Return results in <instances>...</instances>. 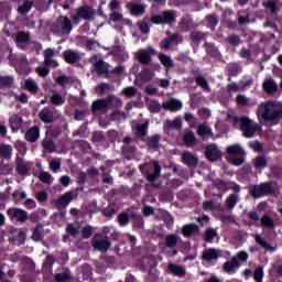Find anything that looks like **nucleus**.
<instances>
[{
  "instance_id": "f257e3e1",
  "label": "nucleus",
  "mask_w": 282,
  "mask_h": 282,
  "mask_svg": "<svg viewBox=\"0 0 282 282\" xmlns=\"http://www.w3.org/2000/svg\"><path fill=\"white\" fill-rule=\"evenodd\" d=\"M258 116L264 120V122H273L279 124L282 120V107L269 101L267 104H261L258 107Z\"/></svg>"
},
{
  "instance_id": "f03ea898",
  "label": "nucleus",
  "mask_w": 282,
  "mask_h": 282,
  "mask_svg": "<svg viewBox=\"0 0 282 282\" xmlns=\"http://www.w3.org/2000/svg\"><path fill=\"white\" fill-rule=\"evenodd\" d=\"M249 195L252 199H261L262 197H276V182L267 181L249 187Z\"/></svg>"
},
{
  "instance_id": "7ed1b4c3",
  "label": "nucleus",
  "mask_w": 282,
  "mask_h": 282,
  "mask_svg": "<svg viewBox=\"0 0 282 282\" xmlns=\"http://www.w3.org/2000/svg\"><path fill=\"white\" fill-rule=\"evenodd\" d=\"M234 122H240V131H242V135L246 138H254V133L261 131V126L254 123L248 117H241L240 119L234 117Z\"/></svg>"
},
{
  "instance_id": "20e7f679",
  "label": "nucleus",
  "mask_w": 282,
  "mask_h": 282,
  "mask_svg": "<svg viewBox=\"0 0 282 282\" xmlns=\"http://www.w3.org/2000/svg\"><path fill=\"white\" fill-rule=\"evenodd\" d=\"M95 14L96 11L94 10V7L89 4H84L76 10V14L70 15V19L74 25H80V19H83L84 21H93Z\"/></svg>"
},
{
  "instance_id": "39448f33",
  "label": "nucleus",
  "mask_w": 282,
  "mask_h": 282,
  "mask_svg": "<svg viewBox=\"0 0 282 282\" xmlns=\"http://www.w3.org/2000/svg\"><path fill=\"white\" fill-rule=\"evenodd\" d=\"M226 151L230 155L234 166H241L246 162V151L239 143L227 147Z\"/></svg>"
},
{
  "instance_id": "423d86ee",
  "label": "nucleus",
  "mask_w": 282,
  "mask_h": 282,
  "mask_svg": "<svg viewBox=\"0 0 282 282\" xmlns=\"http://www.w3.org/2000/svg\"><path fill=\"white\" fill-rule=\"evenodd\" d=\"M7 215L11 221H18V224H25L30 219L28 212L19 207H10L7 210Z\"/></svg>"
},
{
  "instance_id": "0eeeda50",
  "label": "nucleus",
  "mask_w": 282,
  "mask_h": 282,
  "mask_svg": "<svg viewBox=\"0 0 282 282\" xmlns=\"http://www.w3.org/2000/svg\"><path fill=\"white\" fill-rule=\"evenodd\" d=\"M54 25L55 32H61L62 34H69L72 30H74V25L72 24V20L67 15H59L56 18Z\"/></svg>"
},
{
  "instance_id": "6e6552de",
  "label": "nucleus",
  "mask_w": 282,
  "mask_h": 282,
  "mask_svg": "<svg viewBox=\"0 0 282 282\" xmlns=\"http://www.w3.org/2000/svg\"><path fill=\"white\" fill-rule=\"evenodd\" d=\"M151 56H158V51L153 46H148L145 50H140L137 53V59L140 65H151L153 61Z\"/></svg>"
},
{
  "instance_id": "1a4fd4ad",
  "label": "nucleus",
  "mask_w": 282,
  "mask_h": 282,
  "mask_svg": "<svg viewBox=\"0 0 282 282\" xmlns=\"http://www.w3.org/2000/svg\"><path fill=\"white\" fill-rule=\"evenodd\" d=\"M100 235L96 234L91 238V246L94 250H97V252H108L111 248V241L108 237H105L104 239L99 238Z\"/></svg>"
},
{
  "instance_id": "9d476101",
  "label": "nucleus",
  "mask_w": 282,
  "mask_h": 282,
  "mask_svg": "<svg viewBox=\"0 0 282 282\" xmlns=\"http://www.w3.org/2000/svg\"><path fill=\"white\" fill-rule=\"evenodd\" d=\"M205 156L208 162H217V160H221L223 154L217 144H209L205 148Z\"/></svg>"
},
{
  "instance_id": "9b49d317",
  "label": "nucleus",
  "mask_w": 282,
  "mask_h": 282,
  "mask_svg": "<svg viewBox=\"0 0 282 282\" xmlns=\"http://www.w3.org/2000/svg\"><path fill=\"white\" fill-rule=\"evenodd\" d=\"M72 280V271L67 267H59L54 274L55 282H69Z\"/></svg>"
},
{
  "instance_id": "f8f14e48",
  "label": "nucleus",
  "mask_w": 282,
  "mask_h": 282,
  "mask_svg": "<svg viewBox=\"0 0 282 282\" xmlns=\"http://www.w3.org/2000/svg\"><path fill=\"white\" fill-rule=\"evenodd\" d=\"M262 89L267 93L268 96H274L279 94V85L274 82L273 78H267L262 83Z\"/></svg>"
},
{
  "instance_id": "ddd939ff",
  "label": "nucleus",
  "mask_w": 282,
  "mask_h": 282,
  "mask_svg": "<svg viewBox=\"0 0 282 282\" xmlns=\"http://www.w3.org/2000/svg\"><path fill=\"white\" fill-rule=\"evenodd\" d=\"M4 34L6 36H11V39H14L18 45H25V43L30 41V32L20 31L17 34H12L10 31H6Z\"/></svg>"
},
{
  "instance_id": "4468645a",
  "label": "nucleus",
  "mask_w": 282,
  "mask_h": 282,
  "mask_svg": "<svg viewBox=\"0 0 282 282\" xmlns=\"http://www.w3.org/2000/svg\"><path fill=\"white\" fill-rule=\"evenodd\" d=\"M39 118L41 122L44 124H52L54 123V111L52 110V107L46 106L39 112Z\"/></svg>"
},
{
  "instance_id": "2eb2a0df",
  "label": "nucleus",
  "mask_w": 282,
  "mask_h": 282,
  "mask_svg": "<svg viewBox=\"0 0 282 282\" xmlns=\"http://www.w3.org/2000/svg\"><path fill=\"white\" fill-rule=\"evenodd\" d=\"M74 199V194L72 192H66L56 202V208L57 210H65L67 206H69V203Z\"/></svg>"
},
{
  "instance_id": "dca6fc26",
  "label": "nucleus",
  "mask_w": 282,
  "mask_h": 282,
  "mask_svg": "<svg viewBox=\"0 0 282 282\" xmlns=\"http://www.w3.org/2000/svg\"><path fill=\"white\" fill-rule=\"evenodd\" d=\"M126 8L129 10L131 17H142V14L147 12V9L142 3L129 2L128 4H126Z\"/></svg>"
},
{
  "instance_id": "f3484780",
  "label": "nucleus",
  "mask_w": 282,
  "mask_h": 282,
  "mask_svg": "<svg viewBox=\"0 0 282 282\" xmlns=\"http://www.w3.org/2000/svg\"><path fill=\"white\" fill-rule=\"evenodd\" d=\"M181 232L183 237L188 239L193 237V235H197L199 232V225L195 223L186 224L182 227Z\"/></svg>"
},
{
  "instance_id": "a211bd4d",
  "label": "nucleus",
  "mask_w": 282,
  "mask_h": 282,
  "mask_svg": "<svg viewBox=\"0 0 282 282\" xmlns=\"http://www.w3.org/2000/svg\"><path fill=\"white\" fill-rule=\"evenodd\" d=\"M219 259V252L215 248L205 249L202 253V260L206 263H213Z\"/></svg>"
},
{
  "instance_id": "6ab92c4d",
  "label": "nucleus",
  "mask_w": 282,
  "mask_h": 282,
  "mask_svg": "<svg viewBox=\"0 0 282 282\" xmlns=\"http://www.w3.org/2000/svg\"><path fill=\"white\" fill-rule=\"evenodd\" d=\"M182 162L186 166H189V169H195V166H197V164H199V159H197V156H195L191 152H183Z\"/></svg>"
},
{
  "instance_id": "aec40b11",
  "label": "nucleus",
  "mask_w": 282,
  "mask_h": 282,
  "mask_svg": "<svg viewBox=\"0 0 282 282\" xmlns=\"http://www.w3.org/2000/svg\"><path fill=\"white\" fill-rule=\"evenodd\" d=\"M24 138L26 142H36L39 138H41V128H39V126H33L25 132Z\"/></svg>"
},
{
  "instance_id": "412c9836",
  "label": "nucleus",
  "mask_w": 282,
  "mask_h": 282,
  "mask_svg": "<svg viewBox=\"0 0 282 282\" xmlns=\"http://www.w3.org/2000/svg\"><path fill=\"white\" fill-rule=\"evenodd\" d=\"M162 140L161 134H152L144 139L143 142H145L148 149H152L153 151H158L160 149V142Z\"/></svg>"
},
{
  "instance_id": "4be33fe9",
  "label": "nucleus",
  "mask_w": 282,
  "mask_h": 282,
  "mask_svg": "<svg viewBox=\"0 0 282 282\" xmlns=\"http://www.w3.org/2000/svg\"><path fill=\"white\" fill-rule=\"evenodd\" d=\"M167 270L170 274H173V276H178V279L186 276V268H184L183 265L176 263H169Z\"/></svg>"
},
{
  "instance_id": "5701e85b",
  "label": "nucleus",
  "mask_w": 282,
  "mask_h": 282,
  "mask_svg": "<svg viewBox=\"0 0 282 282\" xmlns=\"http://www.w3.org/2000/svg\"><path fill=\"white\" fill-rule=\"evenodd\" d=\"M95 72L97 76H105V74H109V63L105 62V59L99 58L94 63Z\"/></svg>"
},
{
  "instance_id": "b1692460",
  "label": "nucleus",
  "mask_w": 282,
  "mask_h": 282,
  "mask_svg": "<svg viewBox=\"0 0 282 282\" xmlns=\"http://www.w3.org/2000/svg\"><path fill=\"white\" fill-rule=\"evenodd\" d=\"M15 172L18 175H21L22 177H25V175H29L30 167L25 164V161L21 156H18L15 160Z\"/></svg>"
},
{
  "instance_id": "393cba45",
  "label": "nucleus",
  "mask_w": 282,
  "mask_h": 282,
  "mask_svg": "<svg viewBox=\"0 0 282 282\" xmlns=\"http://www.w3.org/2000/svg\"><path fill=\"white\" fill-rule=\"evenodd\" d=\"M10 128L13 133H17L23 127V118L19 115H14L9 119Z\"/></svg>"
},
{
  "instance_id": "a878e982",
  "label": "nucleus",
  "mask_w": 282,
  "mask_h": 282,
  "mask_svg": "<svg viewBox=\"0 0 282 282\" xmlns=\"http://www.w3.org/2000/svg\"><path fill=\"white\" fill-rule=\"evenodd\" d=\"M63 56L65 63H68V65H74L75 63H78V59L80 58V54L72 50L64 51Z\"/></svg>"
},
{
  "instance_id": "bb28decb",
  "label": "nucleus",
  "mask_w": 282,
  "mask_h": 282,
  "mask_svg": "<svg viewBox=\"0 0 282 282\" xmlns=\"http://www.w3.org/2000/svg\"><path fill=\"white\" fill-rule=\"evenodd\" d=\"M182 107H183L182 101L177 99H171L167 102L162 104V109H164L165 111H172V112L180 111Z\"/></svg>"
},
{
  "instance_id": "cd10ccee",
  "label": "nucleus",
  "mask_w": 282,
  "mask_h": 282,
  "mask_svg": "<svg viewBox=\"0 0 282 282\" xmlns=\"http://www.w3.org/2000/svg\"><path fill=\"white\" fill-rule=\"evenodd\" d=\"M131 221V213L129 209H126L124 212H121L118 216H117V224L121 227V228H127V226H129V223Z\"/></svg>"
},
{
  "instance_id": "c85d7f7f",
  "label": "nucleus",
  "mask_w": 282,
  "mask_h": 282,
  "mask_svg": "<svg viewBox=\"0 0 282 282\" xmlns=\"http://www.w3.org/2000/svg\"><path fill=\"white\" fill-rule=\"evenodd\" d=\"M130 217L132 219L133 230H142L144 228V217L137 213H131Z\"/></svg>"
},
{
  "instance_id": "c756f323",
  "label": "nucleus",
  "mask_w": 282,
  "mask_h": 282,
  "mask_svg": "<svg viewBox=\"0 0 282 282\" xmlns=\"http://www.w3.org/2000/svg\"><path fill=\"white\" fill-rule=\"evenodd\" d=\"M252 164L256 171H263V169H268V159L260 154L253 159Z\"/></svg>"
},
{
  "instance_id": "7c9ffc66",
  "label": "nucleus",
  "mask_w": 282,
  "mask_h": 282,
  "mask_svg": "<svg viewBox=\"0 0 282 282\" xmlns=\"http://www.w3.org/2000/svg\"><path fill=\"white\" fill-rule=\"evenodd\" d=\"M135 129H137V132H135L137 138H139V140H142L143 142L149 131V121H145L143 123H138L135 126Z\"/></svg>"
},
{
  "instance_id": "2f4dec72",
  "label": "nucleus",
  "mask_w": 282,
  "mask_h": 282,
  "mask_svg": "<svg viewBox=\"0 0 282 282\" xmlns=\"http://www.w3.org/2000/svg\"><path fill=\"white\" fill-rule=\"evenodd\" d=\"M0 159L10 162L12 160V145L1 143L0 144Z\"/></svg>"
},
{
  "instance_id": "473e14b6",
  "label": "nucleus",
  "mask_w": 282,
  "mask_h": 282,
  "mask_svg": "<svg viewBox=\"0 0 282 282\" xmlns=\"http://www.w3.org/2000/svg\"><path fill=\"white\" fill-rule=\"evenodd\" d=\"M189 39L196 47H199V45H202V41H206V34H204L202 31H192Z\"/></svg>"
},
{
  "instance_id": "72a5a7b5",
  "label": "nucleus",
  "mask_w": 282,
  "mask_h": 282,
  "mask_svg": "<svg viewBox=\"0 0 282 282\" xmlns=\"http://www.w3.org/2000/svg\"><path fill=\"white\" fill-rule=\"evenodd\" d=\"M178 242H180V236H177V234H169L165 236L164 243L166 248H170V249L177 248Z\"/></svg>"
},
{
  "instance_id": "f704fd0d",
  "label": "nucleus",
  "mask_w": 282,
  "mask_h": 282,
  "mask_svg": "<svg viewBox=\"0 0 282 282\" xmlns=\"http://www.w3.org/2000/svg\"><path fill=\"white\" fill-rule=\"evenodd\" d=\"M109 107V101L107 99H97L93 102L91 112L97 113V111H105Z\"/></svg>"
},
{
  "instance_id": "c9c22d12",
  "label": "nucleus",
  "mask_w": 282,
  "mask_h": 282,
  "mask_svg": "<svg viewBox=\"0 0 282 282\" xmlns=\"http://www.w3.org/2000/svg\"><path fill=\"white\" fill-rule=\"evenodd\" d=\"M239 265H241L239 263V260L237 259V257H231V259L229 261H226L223 265V270L225 272H227V274H230V272H232V270H235V268H239Z\"/></svg>"
},
{
  "instance_id": "e433bc0d",
  "label": "nucleus",
  "mask_w": 282,
  "mask_h": 282,
  "mask_svg": "<svg viewBox=\"0 0 282 282\" xmlns=\"http://www.w3.org/2000/svg\"><path fill=\"white\" fill-rule=\"evenodd\" d=\"M42 149H44V151H46L47 153H56V142H54L48 137H45L42 140Z\"/></svg>"
},
{
  "instance_id": "4c0bfd02",
  "label": "nucleus",
  "mask_w": 282,
  "mask_h": 282,
  "mask_svg": "<svg viewBox=\"0 0 282 282\" xmlns=\"http://www.w3.org/2000/svg\"><path fill=\"white\" fill-rule=\"evenodd\" d=\"M31 239L35 242L43 241V239H45V235L43 234V226L41 224H37L34 227Z\"/></svg>"
},
{
  "instance_id": "58836bf2",
  "label": "nucleus",
  "mask_w": 282,
  "mask_h": 282,
  "mask_svg": "<svg viewBox=\"0 0 282 282\" xmlns=\"http://www.w3.org/2000/svg\"><path fill=\"white\" fill-rule=\"evenodd\" d=\"M20 50H23V52H41L43 46L39 42H28V45H18Z\"/></svg>"
},
{
  "instance_id": "ea45409f",
  "label": "nucleus",
  "mask_w": 282,
  "mask_h": 282,
  "mask_svg": "<svg viewBox=\"0 0 282 282\" xmlns=\"http://www.w3.org/2000/svg\"><path fill=\"white\" fill-rule=\"evenodd\" d=\"M158 58H159L161 65H163V67H166L167 69L175 67V63L173 62V58H171V56H169L164 53H159Z\"/></svg>"
},
{
  "instance_id": "a19ab883",
  "label": "nucleus",
  "mask_w": 282,
  "mask_h": 282,
  "mask_svg": "<svg viewBox=\"0 0 282 282\" xmlns=\"http://www.w3.org/2000/svg\"><path fill=\"white\" fill-rule=\"evenodd\" d=\"M178 25L182 32H191V25H197V23L193 21V18L185 17L181 18Z\"/></svg>"
},
{
  "instance_id": "79ce46f5",
  "label": "nucleus",
  "mask_w": 282,
  "mask_h": 282,
  "mask_svg": "<svg viewBox=\"0 0 282 282\" xmlns=\"http://www.w3.org/2000/svg\"><path fill=\"white\" fill-rule=\"evenodd\" d=\"M12 85H14V77L0 75V89H11Z\"/></svg>"
},
{
  "instance_id": "37998d69",
  "label": "nucleus",
  "mask_w": 282,
  "mask_h": 282,
  "mask_svg": "<svg viewBox=\"0 0 282 282\" xmlns=\"http://www.w3.org/2000/svg\"><path fill=\"white\" fill-rule=\"evenodd\" d=\"M21 263L26 272H34L36 270V263L28 256L22 258Z\"/></svg>"
},
{
  "instance_id": "c03bdc74",
  "label": "nucleus",
  "mask_w": 282,
  "mask_h": 282,
  "mask_svg": "<svg viewBox=\"0 0 282 282\" xmlns=\"http://www.w3.org/2000/svg\"><path fill=\"white\" fill-rule=\"evenodd\" d=\"M260 224L262 228H268V230H274V219L268 214H264L261 219Z\"/></svg>"
},
{
  "instance_id": "a18cd8bd",
  "label": "nucleus",
  "mask_w": 282,
  "mask_h": 282,
  "mask_svg": "<svg viewBox=\"0 0 282 282\" xmlns=\"http://www.w3.org/2000/svg\"><path fill=\"white\" fill-rule=\"evenodd\" d=\"M154 73L148 67L143 68L142 72L139 74V78L141 83H151L153 80Z\"/></svg>"
},
{
  "instance_id": "49530a36",
  "label": "nucleus",
  "mask_w": 282,
  "mask_h": 282,
  "mask_svg": "<svg viewBox=\"0 0 282 282\" xmlns=\"http://www.w3.org/2000/svg\"><path fill=\"white\" fill-rule=\"evenodd\" d=\"M54 263H56V257H54V254H47L44 259L42 268L43 270L52 272V269L54 268Z\"/></svg>"
},
{
  "instance_id": "de8ad7c7",
  "label": "nucleus",
  "mask_w": 282,
  "mask_h": 282,
  "mask_svg": "<svg viewBox=\"0 0 282 282\" xmlns=\"http://www.w3.org/2000/svg\"><path fill=\"white\" fill-rule=\"evenodd\" d=\"M183 142H184L185 147H193L194 144H196L197 137H195V132H193V131L186 132L183 135Z\"/></svg>"
},
{
  "instance_id": "09e8293b",
  "label": "nucleus",
  "mask_w": 282,
  "mask_h": 282,
  "mask_svg": "<svg viewBox=\"0 0 282 282\" xmlns=\"http://www.w3.org/2000/svg\"><path fill=\"white\" fill-rule=\"evenodd\" d=\"M225 43L231 45V47H239L241 45V36L237 34H231L225 37Z\"/></svg>"
},
{
  "instance_id": "8fccbe9b",
  "label": "nucleus",
  "mask_w": 282,
  "mask_h": 282,
  "mask_svg": "<svg viewBox=\"0 0 282 282\" xmlns=\"http://www.w3.org/2000/svg\"><path fill=\"white\" fill-rule=\"evenodd\" d=\"M226 207L228 210H232L237 204H239V195L230 194L225 200Z\"/></svg>"
},
{
  "instance_id": "3c124183",
  "label": "nucleus",
  "mask_w": 282,
  "mask_h": 282,
  "mask_svg": "<svg viewBox=\"0 0 282 282\" xmlns=\"http://www.w3.org/2000/svg\"><path fill=\"white\" fill-rule=\"evenodd\" d=\"M195 83L198 87L204 89V91H207V94L210 93V86L208 85V79H206V77L198 75L195 78Z\"/></svg>"
},
{
  "instance_id": "603ef678",
  "label": "nucleus",
  "mask_w": 282,
  "mask_h": 282,
  "mask_svg": "<svg viewBox=\"0 0 282 282\" xmlns=\"http://www.w3.org/2000/svg\"><path fill=\"white\" fill-rule=\"evenodd\" d=\"M153 169L154 172L149 174L147 177L148 182H156L160 178V173L162 172V166H160V163L155 162Z\"/></svg>"
},
{
  "instance_id": "864d4df0",
  "label": "nucleus",
  "mask_w": 282,
  "mask_h": 282,
  "mask_svg": "<svg viewBox=\"0 0 282 282\" xmlns=\"http://www.w3.org/2000/svg\"><path fill=\"white\" fill-rule=\"evenodd\" d=\"M116 205L109 204L106 208L101 209L102 217L107 219H113V215H116Z\"/></svg>"
},
{
  "instance_id": "5fc2aeb1",
  "label": "nucleus",
  "mask_w": 282,
  "mask_h": 282,
  "mask_svg": "<svg viewBox=\"0 0 282 282\" xmlns=\"http://www.w3.org/2000/svg\"><path fill=\"white\" fill-rule=\"evenodd\" d=\"M165 129H174L175 131H182V119H173L166 121Z\"/></svg>"
},
{
  "instance_id": "6e6d98bb",
  "label": "nucleus",
  "mask_w": 282,
  "mask_h": 282,
  "mask_svg": "<svg viewBox=\"0 0 282 282\" xmlns=\"http://www.w3.org/2000/svg\"><path fill=\"white\" fill-rule=\"evenodd\" d=\"M216 237H217V229L207 228L205 230L204 241H206V243H213Z\"/></svg>"
},
{
  "instance_id": "4d7b16f0",
  "label": "nucleus",
  "mask_w": 282,
  "mask_h": 282,
  "mask_svg": "<svg viewBox=\"0 0 282 282\" xmlns=\"http://www.w3.org/2000/svg\"><path fill=\"white\" fill-rule=\"evenodd\" d=\"M206 22H207V28L212 30V32H215V28L219 24V19L215 17L214 14L206 15Z\"/></svg>"
},
{
  "instance_id": "13d9d810",
  "label": "nucleus",
  "mask_w": 282,
  "mask_h": 282,
  "mask_svg": "<svg viewBox=\"0 0 282 282\" xmlns=\"http://www.w3.org/2000/svg\"><path fill=\"white\" fill-rule=\"evenodd\" d=\"M51 102L55 107H61V106L65 105V97H63V95H61L58 93H54L51 97Z\"/></svg>"
},
{
  "instance_id": "bf43d9fd",
  "label": "nucleus",
  "mask_w": 282,
  "mask_h": 282,
  "mask_svg": "<svg viewBox=\"0 0 282 282\" xmlns=\"http://www.w3.org/2000/svg\"><path fill=\"white\" fill-rule=\"evenodd\" d=\"M11 197L14 204H19V202H23V199L28 197V194L25 192H21V189H15L11 193Z\"/></svg>"
},
{
  "instance_id": "052dcab7",
  "label": "nucleus",
  "mask_w": 282,
  "mask_h": 282,
  "mask_svg": "<svg viewBox=\"0 0 282 282\" xmlns=\"http://www.w3.org/2000/svg\"><path fill=\"white\" fill-rule=\"evenodd\" d=\"M254 241L258 246H260L261 248H264V250H274V248H272V246H270V243H268V241L263 239L261 235H256Z\"/></svg>"
},
{
  "instance_id": "680f3d73",
  "label": "nucleus",
  "mask_w": 282,
  "mask_h": 282,
  "mask_svg": "<svg viewBox=\"0 0 282 282\" xmlns=\"http://www.w3.org/2000/svg\"><path fill=\"white\" fill-rule=\"evenodd\" d=\"M24 87L28 91H30V94H37L39 93V86L36 85V83L32 79H26L24 82Z\"/></svg>"
},
{
  "instance_id": "e2e57ef3",
  "label": "nucleus",
  "mask_w": 282,
  "mask_h": 282,
  "mask_svg": "<svg viewBox=\"0 0 282 282\" xmlns=\"http://www.w3.org/2000/svg\"><path fill=\"white\" fill-rule=\"evenodd\" d=\"M228 76H239V73H241V66L239 64H230L227 67Z\"/></svg>"
},
{
  "instance_id": "0e129e2a",
  "label": "nucleus",
  "mask_w": 282,
  "mask_h": 282,
  "mask_svg": "<svg viewBox=\"0 0 282 282\" xmlns=\"http://www.w3.org/2000/svg\"><path fill=\"white\" fill-rule=\"evenodd\" d=\"M32 10V1L26 0L22 6L18 8L20 14H28Z\"/></svg>"
},
{
  "instance_id": "69168bd1",
  "label": "nucleus",
  "mask_w": 282,
  "mask_h": 282,
  "mask_svg": "<svg viewBox=\"0 0 282 282\" xmlns=\"http://www.w3.org/2000/svg\"><path fill=\"white\" fill-rule=\"evenodd\" d=\"M253 281L256 282H263V268L261 265H259L258 268H256V270L253 271Z\"/></svg>"
},
{
  "instance_id": "338daca9",
  "label": "nucleus",
  "mask_w": 282,
  "mask_h": 282,
  "mask_svg": "<svg viewBox=\"0 0 282 282\" xmlns=\"http://www.w3.org/2000/svg\"><path fill=\"white\" fill-rule=\"evenodd\" d=\"M163 23H175V13L173 11H163Z\"/></svg>"
},
{
  "instance_id": "774afa93",
  "label": "nucleus",
  "mask_w": 282,
  "mask_h": 282,
  "mask_svg": "<svg viewBox=\"0 0 282 282\" xmlns=\"http://www.w3.org/2000/svg\"><path fill=\"white\" fill-rule=\"evenodd\" d=\"M270 172L272 174V177L275 180H279L282 176V167L279 165H271Z\"/></svg>"
}]
</instances>
